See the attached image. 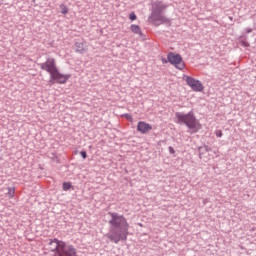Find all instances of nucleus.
<instances>
[{
	"mask_svg": "<svg viewBox=\"0 0 256 256\" xmlns=\"http://www.w3.org/2000/svg\"><path fill=\"white\" fill-rule=\"evenodd\" d=\"M130 30L136 35H143V32H141V27H139V25L132 24L130 26Z\"/></svg>",
	"mask_w": 256,
	"mask_h": 256,
	"instance_id": "obj_10",
	"label": "nucleus"
},
{
	"mask_svg": "<svg viewBox=\"0 0 256 256\" xmlns=\"http://www.w3.org/2000/svg\"><path fill=\"white\" fill-rule=\"evenodd\" d=\"M75 53H79L80 55H84L87 52V44L85 42H75Z\"/></svg>",
	"mask_w": 256,
	"mask_h": 256,
	"instance_id": "obj_9",
	"label": "nucleus"
},
{
	"mask_svg": "<svg viewBox=\"0 0 256 256\" xmlns=\"http://www.w3.org/2000/svg\"><path fill=\"white\" fill-rule=\"evenodd\" d=\"M129 19H130V21H135V20H137V14H135V12L130 13Z\"/></svg>",
	"mask_w": 256,
	"mask_h": 256,
	"instance_id": "obj_14",
	"label": "nucleus"
},
{
	"mask_svg": "<svg viewBox=\"0 0 256 256\" xmlns=\"http://www.w3.org/2000/svg\"><path fill=\"white\" fill-rule=\"evenodd\" d=\"M71 187H73V185L71 184V182H64V183H63V190H64V191H69V189H71Z\"/></svg>",
	"mask_w": 256,
	"mask_h": 256,
	"instance_id": "obj_12",
	"label": "nucleus"
},
{
	"mask_svg": "<svg viewBox=\"0 0 256 256\" xmlns=\"http://www.w3.org/2000/svg\"><path fill=\"white\" fill-rule=\"evenodd\" d=\"M177 122L179 124H184L187 126L188 129L192 131V133H197L199 130H201V123L197 118L195 117V114L193 112H188L187 114L182 112H176L175 114Z\"/></svg>",
	"mask_w": 256,
	"mask_h": 256,
	"instance_id": "obj_4",
	"label": "nucleus"
},
{
	"mask_svg": "<svg viewBox=\"0 0 256 256\" xmlns=\"http://www.w3.org/2000/svg\"><path fill=\"white\" fill-rule=\"evenodd\" d=\"M148 21L154 25V27H159V25H161V2L152 4V13L149 16Z\"/></svg>",
	"mask_w": 256,
	"mask_h": 256,
	"instance_id": "obj_5",
	"label": "nucleus"
},
{
	"mask_svg": "<svg viewBox=\"0 0 256 256\" xmlns=\"http://www.w3.org/2000/svg\"><path fill=\"white\" fill-rule=\"evenodd\" d=\"M8 195L11 199L15 196V188H8Z\"/></svg>",
	"mask_w": 256,
	"mask_h": 256,
	"instance_id": "obj_13",
	"label": "nucleus"
},
{
	"mask_svg": "<svg viewBox=\"0 0 256 256\" xmlns=\"http://www.w3.org/2000/svg\"><path fill=\"white\" fill-rule=\"evenodd\" d=\"M168 62L173 65L176 69L183 71L185 69V61H183V57L180 54L169 53Z\"/></svg>",
	"mask_w": 256,
	"mask_h": 256,
	"instance_id": "obj_6",
	"label": "nucleus"
},
{
	"mask_svg": "<svg viewBox=\"0 0 256 256\" xmlns=\"http://www.w3.org/2000/svg\"><path fill=\"white\" fill-rule=\"evenodd\" d=\"M62 15H67L69 13V8L65 4L60 5Z\"/></svg>",
	"mask_w": 256,
	"mask_h": 256,
	"instance_id": "obj_11",
	"label": "nucleus"
},
{
	"mask_svg": "<svg viewBox=\"0 0 256 256\" xmlns=\"http://www.w3.org/2000/svg\"><path fill=\"white\" fill-rule=\"evenodd\" d=\"M215 134H216V137H218V138H221L223 136L221 130H216Z\"/></svg>",
	"mask_w": 256,
	"mask_h": 256,
	"instance_id": "obj_15",
	"label": "nucleus"
},
{
	"mask_svg": "<svg viewBox=\"0 0 256 256\" xmlns=\"http://www.w3.org/2000/svg\"><path fill=\"white\" fill-rule=\"evenodd\" d=\"M0 1H1V3H3L4 0H0Z\"/></svg>",
	"mask_w": 256,
	"mask_h": 256,
	"instance_id": "obj_19",
	"label": "nucleus"
},
{
	"mask_svg": "<svg viewBox=\"0 0 256 256\" xmlns=\"http://www.w3.org/2000/svg\"><path fill=\"white\" fill-rule=\"evenodd\" d=\"M124 117H125V119H127V121H131L133 119L131 114H124Z\"/></svg>",
	"mask_w": 256,
	"mask_h": 256,
	"instance_id": "obj_16",
	"label": "nucleus"
},
{
	"mask_svg": "<svg viewBox=\"0 0 256 256\" xmlns=\"http://www.w3.org/2000/svg\"><path fill=\"white\" fill-rule=\"evenodd\" d=\"M169 151L171 154H175V149H173V147H171V146L169 147Z\"/></svg>",
	"mask_w": 256,
	"mask_h": 256,
	"instance_id": "obj_18",
	"label": "nucleus"
},
{
	"mask_svg": "<svg viewBox=\"0 0 256 256\" xmlns=\"http://www.w3.org/2000/svg\"><path fill=\"white\" fill-rule=\"evenodd\" d=\"M251 32V30H248V33H250Z\"/></svg>",
	"mask_w": 256,
	"mask_h": 256,
	"instance_id": "obj_20",
	"label": "nucleus"
},
{
	"mask_svg": "<svg viewBox=\"0 0 256 256\" xmlns=\"http://www.w3.org/2000/svg\"><path fill=\"white\" fill-rule=\"evenodd\" d=\"M38 67L42 71H46L50 75V83H58V85H65L69 79H71V74H61L59 68H57V63L55 58L48 57L44 63L38 64Z\"/></svg>",
	"mask_w": 256,
	"mask_h": 256,
	"instance_id": "obj_2",
	"label": "nucleus"
},
{
	"mask_svg": "<svg viewBox=\"0 0 256 256\" xmlns=\"http://www.w3.org/2000/svg\"><path fill=\"white\" fill-rule=\"evenodd\" d=\"M48 245L50 251L54 253L53 256H79L75 246L57 238L50 239Z\"/></svg>",
	"mask_w": 256,
	"mask_h": 256,
	"instance_id": "obj_3",
	"label": "nucleus"
},
{
	"mask_svg": "<svg viewBox=\"0 0 256 256\" xmlns=\"http://www.w3.org/2000/svg\"><path fill=\"white\" fill-rule=\"evenodd\" d=\"M184 81L186 82L187 86L192 89L194 92H202L204 87L198 79H195L189 75L184 76Z\"/></svg>",
	"mask_w": 256,
	"mask_h": 256,
	"instance_id": "obj_7",
	"label": "nucleus"
},
{
	"mask_svg": "<svg viewBox=\"0 0 256 256\" xmlns=\"http://www.w3.org/2000/svg\"><path fill=\"white\" fill-rule=\"evenodd\" d=\"M151 129H153V127L147 122L139 121L137 124V131H139V133L145 134L151 131Z\"/></svg>",
	"mask_w": 256,
	"mask_h": 256,
	"instance_id": "obj_8",
	"label": "nucleus"
},
{
	"mask_svg": "<svg viewBox=\"0 0 256 256\" xmlns=\"http://www.w3.org/2000/svg\"><path fill=\"white\" fill-rule=\"evenodd\" d=\"M108 215L110 216L108 220L109 231L106 237L115 245H118L120 241H127L130 227L127 218L117 212H108Z\"/></svg>",
	"mask_w": 256,
	"mask_h": 256,
	"instance_id": "obj_1",
	"label": "nucleus"
},
{
	"mask_svg": "<svg viewBox=\"0 0 256 256\" xmlns=\"http://www.w3.org/2000/svg\"><path fill=\"white\" fill-rule=\"evenodd\" d=\"M80 155H81L82 158L85 159L87 157V151H85V150L81 151Z\"/></svg>",
	"mask_w": 256,
	"mask_h": 256,
	"instance_id": "obj_17",
	"label": "nucleus"
}]
</instances>
